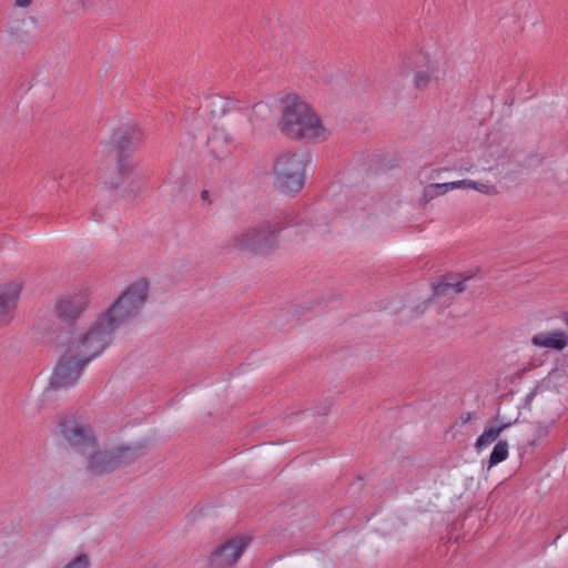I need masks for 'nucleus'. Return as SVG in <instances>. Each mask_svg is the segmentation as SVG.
<instances>
[{"label": "nucleus", "mask_w": 568, "mask_h": 568, "mask_svg": "<svg viewBox=\"0 0 568 568\" xmlns=\"http://www.w3.org/2000/svg\"><path fill=\"white\" fill-rule=\"evenodd\" d=\"M308 158L303 152H284L273 165L275 186L283 193H297L303 189Z\"/></svg>", "instance_id": "obj_5"}, {"label": "nucleus", "mask_w": 568, "mask_h": 568, "mask_svg": "<svg viewBox=\"0 0 568 568\" xmlns=\"http://www.w3.org/2000/svg\"><path fill=\"white\" fill-rule=\"evenodd\" d=\"M58 434L80 454L98 448L97 436L91 426L81 417L67 414L58 419Z\"/></svg>", "instance_id": "obj_7"}, {"label": "nucleus", "mask_w": 568, "mask_h": 568, "mask_svg": "<svg viewBox=\"0 0 568 568\" xmlns=\"http://www.w3.org/2000/svg\"><path fill=\"white\" fill-rule=\"evenodd\" d=\"M149 283L140 278L132 283L101 315L115 329L136 318L146 302Z\"/></svg>", "instance_id": "obj_4"}, {"label": "nucleus", "mask_w": 568, "mask_h": 568, "mask_svg": "<svg viewBox=\"0 0 568 568\" xmlns=\"http://www.w3.org/2000/svg\"><path fill=\"white\" fill-rule=\"evenodd\" d=\"M90 303L85 291L61 295L55 300L54 314L67 326H73L88 310Z\"/></svg>", "instance_id": "obj_9"}, {"label": "nucleus", "mask_w": 568, "mask_h": 568, "mask_svg": "<svg viewBox=\"0 0 568 568\" xmlns=\"http://www.w3.org/2000/svg\"><path fill=\"white\" fill-rule=\"evenodd\" d=\"M531 343L538 347L562 351L568 345V335L562 331L539 333L532 336Z\"/></svg>", "instance_id": "obj_16"}, {"label": "nucleus", "mask_w": 568, "mask_h": 568, "mask_svg": "<svg viewBox=\"0 0 568 568\" xmlns=\"http://www.w3.org/2000/svg\"><path fill=\"white\" fill-rule=\"evenodd\" d=\"M509 426V423H503L495 427H489L477 438L475 447L477 450H481L484 447L496 442L503 430Z\"/></svg>", "instance_id": "obj_19"}, {"label": "nucleus", "mask_w": 568, "mask_h": 568, "mask_svg": "<svg viewBox=\"0 0 568 568\" xmlns=\"http://www.w3.org/2000/svg\"><path fill=\"white\" fill-rule=\"evenodd\" d=\"M235 142L233 135L222 128H215L207 138V149L211 156L221 161L230 153V148Z\"/></svg>", "instance_id": "obj_13"}, {"label": "nucleus", "mask_w": 568, "mask_h": 568, "mask_svg": "<svg viewBox=\"0 0 568 568\" xmlns=\"http://www.w3.org/2000/svg\"><path fill=\"white\" fill-rule=\"evenodd\" d=\"M433 187L436 192H438V195L445 194L450 190H454V184L452 182L448 183H433Z\"/></svg>", "instance_id": "obj_25"}, {"label": "nucleus", "mask_w": 568, "mask_h": 568, "mask_svg": "<svg viewBox=\"0 0 568 568\" xmlns=\"http://www.w3.org/2000/svg\"><path fill=\"white\" fill-rule=\"evenodd\" d=\"M282 111L278 130L292 140H326L329 131L312 106L296 94L281 101Z\"/></svg>", "instance_id": "obj_1"}, {"label": "nucleus", "mask_w": 568, "mask_h": 568, "mask_svg": "<svg viewBox=\"0 0 568 568\" xmlns=\"http://www.w3.org/2000/svg\"><path fill=\"white\" fill-rule=\"evenodd\" d=\"M462 424H467L471 419L470 413H465L459 417Z\"/></svg>", "instance_id": "obj_29"}, {"label": "nucleus", "mask_w": 568, "mask_h": 568, "mask_svg": "<svg viewBox=\"0 0 568 568\" xmlns=\"http://www.w3.org/2000/svg\"><path fill=\"white\" fill-rule=\"evenodd\" d=\"M8 32L11 38L16 41L23 42L29 38V33L27 31L21 30L20 21H13L8 27Z\"/></svg>", "instance_id": "obj_22"}, {"label": "nucleus", "mask_w": 568, "mask_h": 568, "mask_svg": "<svg viewBox=\"0 0 568 568\" xmlns=\"http://www.w3.org/2000/svg\"><path fill=\"white\" fill-rule=\"evenodd\" d=\"M91 559L88 554H79L68 564H65L62 568H90Z\"/></svg>", "instance_id": "obj_21"}, {"label": "nucleus", "mask_w": 568, "mask_h": 568, "mask_svg": "<svg viewBox=\"0 0 568 568\" xmlns=\"http://www.w3.org/2000/svg\"><path fill=\"white\" fill-rule=\"evenodd\" d=\"M436 196H438V192L435 191V189L433 187L432 184H428L424 189L422 201H423L424 204H427L429 201H432Z\"/></svg>", "instance_id": "obj_24"}, {"label": "nucleus", "mask_w": 568, "mask_h": 568, "mask_svg": "<svg viewBox=\"0 0 568 568\" xmlns=\"http://www.w3.org/2000/svg\"><path fill=\"white\" fill-rule=\"evenodd\" d=\"M470 189H474V190H476V191H478V192H480L483 194H486V195H496V194H498L497 187L494 184H490V183H483V182L473 181Z\"/></svg>", "instance_id": "obj_23"}, {"label": "nucleus", "mask_w": 568, "mask_h": 568, "mask_svg": "<svg viewBox=\"0 0 568 568\" xmlns=\"http://www.w3.org/2000/svg\"><path fill=\"white\" fill-rule=\"evenodd\" d=\"M465 290L466 280L450 282L448 277H445L438 284L433 285V295L428 302L443 300V303L449 304L456 295L463 293Z\"/></svg>", "instance_id": "obj_15"}, {"label": "nucleus", "mask_w": 568, "mask_h": 568, "mask_svg": "<svg viewBox=\"0 0 568 568\" xmlns=\"http://www.w3.org/2000/svg\"><path fill=\"white\" fill-rule=\"evenodd\" d=\"M283 229L284 226L276 221H262L233 233L230 246L236 251L265 254L277 246L278 234Z\"/></svg>", "instance_id": "obj_3"}, {"label": "nucleus", "mask_w": 568, "mask_h": 568, "mask_svg": "<svg viewBox=\"0 0 568 568\" xmlns=\"http://www.w3.org/2000/svg\"><path fill=\"white\" fill-rule=\"evenodd\" d=\"M471 182H473V180H460V181H455L452 183L454 184V190H455V189H470Z\"/></svg>", "instance_id": "obj_26"}, {"label": "nucleus", "mask_w": 568, "mask_h": 568, "mask_svg": "<svg viewBox=\"0 0 568 568\" xmlns=\"http://www.w3.org/2000/svg\"><path fill=\"white\" fill-rule=\"evenodd\" d=\"M80 1H81L82 7H84L87 3V0H80Z\"/></svg>", "instance_id": "obj_31"}, {"label": "nucleus", "mask_w": 568, "mask_h": 568, "mask_svg": "<svg viewBox=\"0 0 568 568\" xmlns=\"http://www.w3.org/2000/svg\"><path fill=\"white\" fill-rule=\"evenodd\" d=\"M144 139V131L136 124H128L118 129L112 138L111 143L114 148V151H124L130 153V151L141 143Z\"/></svg>", "instance_id": "obj_12"}, {"label": "nucleus", "mask_w": 568, "mask_h": 568, "mask_svg": "<svg viewBox=\"0 0 568 568\" xmlns=\"http://www.w3.org/2000/svg\"><path fill=\"white\" fill-rule=\"evenodd\" d=\"M33 3V0H14V8H28Z\"/></svg>", "instance_id": "obj_27"}, {"label": "nucleus", "mask_w": 568, "mask_h": 568, "mask_svg": "<svg viewBox=\"0 0 568 568\" xmlns=\"http://www.w3.org/2000/svg\"><path fill=\"white\" fill-rule=\"evenodd\" d=\"M251 542V538L244 535L234 536L217 546L209 556V565L212 568H231L242 557Z\"/></svg>", "instance_id": "obj_10"}, {"label": "nucleus", "mask_w": 568, "mask_h": 568, "mask_svg": "<svg viewBox=\"0 0 568 568\" xmlns=\"http://www.w3.org/2000/svg\"><path fill=\"white\" fill-rule=\"evenodd\" d=\"M88 364V361L81 358L68 347L51 376V388L59 389L74 385Z\"/></svg>", "instance_id": "obj_8"}, {"label": "nucleus", "mask_w": 568, "mask_h": 568, "mask_svg": "<svg viewBox=\"0 0 568 568\" xmlns=\"http://www.w3.org/2000/svg\"><path fill=\"white\" fill-rule=\"evenodd\" d=\"M146 450V442L120 445L104 450L94 448L85 454V470L92 476H102L141 458Z\"/></svg>", "instance_id": "obj_2"}, {"label": "nucleus", "mask_w": 568, "mask_h": 568, "mask_svg": "<svg viewBox=\"0 0 568 568\" xmlns=\"http://www.w3.org/2000/svg\"><path fill=\"white\" fill-rule=\"evenodd\" d=\"M23 288L24 284L19 280L0 284V328L7 327L14 320Z\"/></svg>", "instance_id": "obj_11"}, {"label": "nucleus", "mask_w": 568, "mask_h": 568, "mask_svg": "<svg viewBox=\"0 0 568 568\" xmlns=\"http://www.w3.org/2000/svg\"><path fill=\"white\" fill-rule=\"evenodd\" d=\"M507 457H508V443L506 440H499L495 445V447L489 456L488 467L491 468V467L496 466L497 464L504 462Z\"/></svg>", "instance_id": "obj_20"}, {"label": "nucleus", "mask_w": 568, "mask_h": 568, "mask_svg": "<svg viewBox=\"0 0 568 568\" xmlns=\"http://www.w3.org/2000/svg\"><path fill=\"white\" fill-rule=\"evenodd\" d=\"M109 322L100 314L92 326L85 332L72 337L68 347L89 363L100 355L111 343L116 331L109 327Z\"/></svg>", "instance_id": "obj_6"}, {"label": "nucleus", "mask_w": 568, "mask_h": 568, "mask_svg": "<svg viewBox=\"0 0 568 568\" xmlns=\"http://www.w3.org/2000/svg\"><path fill=\"white\" fill-rule=\"evenodd\" d=\"M439 65L437 62H430L425 70H419L414 75V85L418 90L426 89L432 81H439Z\"/></svg>", "instance_id": "obj_17"}, {"label": "nucleus", "mask_w": 568, "mask_h": 568, "mask_svg": "<svg viewBox=\"0 0 568 568\" xmlns=\"http://www.w3.org/2000/svg\"><path fill=\"white\" fill-rule=\"evenodd\" d=\"M116 178L105 182L110 187H118L124 180L132 175L138 166L132 155L124 151H114Z\"/></svg>", "instance_id": "obj_14"}, {"label": "nucleus", "mask_w": 568, "mask_h": 568, "mask_svg": "<svg viewBox=\"0 0 568 568\" xmlns=\"http://www.w3.org/2000/svg\"><path fill=\"white\" fill-rule=\"evenodd\" d=\"M201 199L207 203L209 205H211L213 203V201L211 200V196H210V192L207 190H203L201 192Z\"/></svg>", "instance_id": "obj_28"}, {"label": "nucleus", "mask_w": 568, "mask_h": 568, "mask_svg": "<svg viewBox=\"0 0 568 568\" xmlns=\"http://www.w3.org/2000/svg\"><path fill=\"white\" fill-rule=\"evenodd\" d=\"M488 155L494 161L496 168H504L508 163H510L515 156V150L510 148V145H495L489 146Z\"/></svg>", "instance_id": "obj_18"}, {"label": "nucleus", "mask_w": 568, "mask_h": 568, "mask_svg": "<svg viewBox=\"0 0 568 568\" xmlns=\"http://www.w3.org/2000/svg\"><path fill=\"white\" fill-rule=\"evenodd\" d=\"M539 437L547 435V427H539L538 428Z\"/></svg>", "instance_id": "obj_30"}]
</instances>
